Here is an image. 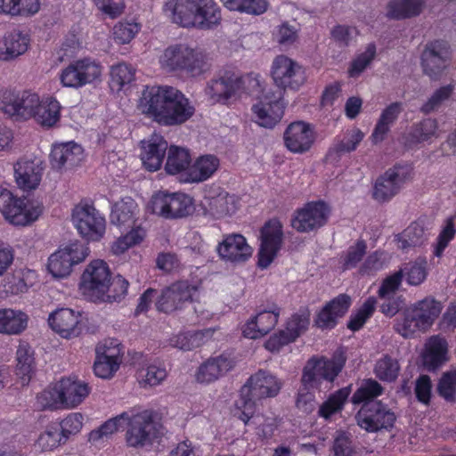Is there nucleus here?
Listing matches in <instances>:
<instances>
[{"instance_id":"nucleus-1","label":"nucleus","mask_w":456,"mask_h":456,"mask_svg":"<svg viewBox=\"0 0 456 456\" xmlns=\"http://www.w3.org/2000/svg\"><path fill=\"white\" fill-rule=\"evenodd\" d=\"M138 109L163 126L183 124L195 111L182 92L168 86H146L139 100Z\"/></svg>"},{"instance_id":"nucleus-2","label":"nucleus","mask_w":456,"mask_h":456,"mask_svg":"<svg viewBox=\"0 0 456 456\" xmlns=\"http://www.w3.org/2000/svg\"><path fill=\"white\" fill-rule=\"evenodd\" d=\"M383 392L381 385L373 379H368L353 395L354 404L362 403L355 419L360 428L370 433L389 430L396 420L395 412L381 401L374 400Z\"/></svg>"},{"instance_id":"nucleus-3","label":"nucleus","mask_w":456,"mask_h":456,"mask_svg":"<svg viewBox=\"0 0 456 456\" xmlns=\"http://www.w3.org/2000/svg\"><path fill=\"white\" fill-rule=\"evenodd\" d=\"M164 12L183 28L212 29L222 20L221 8L215 0H167Z\"/></svg>"},{"instance_id":"nucleus-4","label":"nucleus","mask_w":456,"mask_h":456,"mask_svg":"<svg viewBox=\"0 0 456 456\" xmlns=\"http://www.w3.org/2000/svg\"><path fill=\"white\" fill-rule=\"evenodd\" d=\"M281 379L268 370H259L251 375L240 388V395L236 402L241 411L240 419L248 424L256 409L257 403L263 399L275 397L282 387Z\"/></svg>"},{"instance_id":"nucleus-5","label":"nucleus","mask_w":456,"mask_h":456,"mask_svg":"<svg viewBox=\"0 0 456 456\" xmlns=\"http://www.w3.org/2000/svg\"><path fill=\"white\" fill-rule=\"evenodd\" d=\"M90 391L85 381L67 378L44 390L37 399L44 409L74 408L88 396Z\"/></svg>"},{"instance_id":"nucleus-6","label":"nucleus","mask_w":456,"mask_h":456,"mask_svg":"<svg viewBox=\"0 0 456 456\" xmlns=\"http://www.w3.org/2000/svg\"><path fill=\"white\" fill-rule=\"evenodd\" d=\"M159 62L169 71H184L191 77L206 73L211 66L206 54L186 45L168 46L161 55Z\"/></svg>"},{"instance_id":"nucleus-7","label":"nucleus","mask_w":456,"mask_h":456,"mask_svg":"<svg viewBox=\"0 0 456 456\" xmlns=\"http://www.w3.org/2000/svg\"><path fill=\"white\" fill-rule=\"evenodd\" d=\"M442 309L440 301L427 297L405 310L403 321L397 325L396 330L404 338L412 337L417 331L428 330L440 315Z\"/></svg>"},{"instance_id":"nucleus-8","label":"nucleus","mask_w":456,"mask_h":456,"mask_svg":"<svg viewBox=\"0 0 456 456\" xmlns=\"http://www.w3.org/2000/svg\"><path fill=\"white\" fill-rule=\"evenodd\" d=\"M346 359L335 355L332 359L311 358L303 369L301 383L304 390L321 389L322 384L332 383L342 370Z\"/></svg>"},{"instance_id":"nucleus-9","label":"nucleus","mask_w":456,"mask_h":456,"mask_svg":"<svg viewBox=\"0 0 456 456\" xmlns=\"http://www.w3.org/2000/svg\"><path fill=\"white\" fill-rule=\"evenodd\" d=\"M151 212L166 219H181L194 210L193 200L183 192L159 191L150 201Z\"/></svg>"},{"instance_id":"nucleus-10","label":"nucleus","mask_w":456,"mask_h":456,"mask_svg":"<svg viewBox=\"0 0 456 456\" xmlns=\"http://www.w3.org/2000/svg\"><path fill=\"white\" fill-rule=\"evenodd\" d=\"M284 107L280 89L265 88L252 106L255 121L265 128H273L281 119Z\"/></svg>"},{"instance_id":"nucleus-11","label":"nucleus","mask_w":456,"mask_h":456,"mask_svg":"<svg viewBox=\"0 0 456 456\" xmlns=\"http://www.w3.org/2000/svg\"><path fill=\"white\" fill-rule=\"evenodd\" d=\"M197 292V286L190 281H175L161 290L156 299V308L165 314L182 310L194 300Z\"/></svg>"},{"instance_id":"nucleus-12","label":"nucleus","mask_w":456,"mask_h":456,"mask_svg":"<svg viewBox=\"0 0 456 456\" xmlns=\"http://www.w3.org/2000/svg\"><path fill=\"white\" fill-rule=\"evenodd\" d=\"M0 211L11 224L25 226L42 214L41 205L28 208L25 199L16 198L6 189L0 191Z\"/></svg>"},{"instance_id":"nucleus-13","label":"nucleus","mask_w":456,"mask_h":456,"mask_svg":"<svg viewBox=\"0 0 456 456\" xmlns=\"http://www.w3.org/2000/svg\"><path fill=\"white\" fill-rule=\"evenodd\" d=\"M72 222L78 233L87 240H100L106 230L105 218L90 204H79L72 212Z\"/></svg>"},{"instance_id":"nucleus-14","label":"nucleus","mask_w":456,"mask_h":456,"mask_svg":"<svg viewBox=\"0 0 456 456\" xmlns=\"http://www.w3.org/2000/svg\"><path fill=\"white\" fill-rule=\"evenodd\" d=\"M110 281L111 273L107 263L94 260L82 274L80 290L90 300L98 302L103 297V292L108 290Z\"/></svg>"},{"instance_id":"nucleus-15","label":"nucleus","mask_w":456,"mask_h":456,"mask_svg":"<svg viewBox=\"0 0 456 456\" xmlns=\"http://www.w3.org/2000/svg\"><path fill=\"white\" fill-rule=\"evenodd\" d=\"M126 433V443L131 447H143L151 444L155 436V424L150 411H139L136 409L128 411Z\"/></svg>"},{"instance_id":"nucleus-16","label":"nucleus","mask_w":456,"mask_h":456,"mask_svg":"<svg viewBox=\"0 0 456 456\" xmlns=\"http://www.w3.org/2000/svg\"><path fill=\"white\" fill-rule=\"evenodd\" d=\"M330 214V208L324 201H311L294 212L291 226L302 233L315 232L327 224Z\"/></svg>"},{"instance_id":"nucleus-17","label":"nucleus","mask_w":456,"mask_h":456,"mask_svg":"<svg viewBox=\"0 0 456 456\" xmlns=\"http://www.w3.org/2000/svg\"><path fill=\"white\" fill-rule=\"evenodd\" d=\"M89 254L88 248L80 242L71 243L59 248L48 258L47 269L55 278H64L70 274L72 267L84 261Z\"/></svg>"},{"instance_id":"nucleus-18","label":"nucleus","mask_w":456,"mask_h":456,"mask_svg":"<svg viewBox=\"0 0 456 456\" xmlns=\"http://www.w3.org/2000/svg\"><path fill=\"white\" fill-rule=\"evenodd\" d=\"M37 101L35 93L6 89L0 94V111L16 119H28Z\"/></svg>"},{"instance_id":"nucleus-19","label":"nucleus","mask_w":456,"mask_h":456,"mask_svg":"<svg viewBox=\"0 0 456 456\" xmlns=\"http://www.w3.org/2000/svg\"><path fill=\"white\" fill-rule=\"evenodd\" d=\"M271 74L279 88L294 91L298 90L306 79L303 67L285 55H279L273 60Z\"/></svg>"},{"instance_id":"nucleus-20","label":"nucleus","mask_w":456,"mask_h":456,"mask_svg":"<svg viewBox=\"0 0 456 456\" xmlns=\"http://www.w3.org/2000/svg\"><path fill=\"white\" fill-rule=\"evenodd\" d=\"M449 58L450 47L446 41L435 40L428 43L421 54V65L424 73L431 80H439L448 65Z\"/></svg>"},{"instance_id":"nucleus-21","label":"nucleus","mask_w":456,"mask_h":456,"mask_svg":"<svg viewBox=\"0 0 456 456\" xmlns=\"http://www.w3.org/2000/svg\"><path fill=\"white\" fill-rule=\"evenodd\" d=\"M102 73V67L96 61L85 58L71 62L61 74L64 86L81 87L97 79Z\"/></svg>"},{"instance_id":"nucleus-22","label":"nucleus","mask_w":456,"mask_h":456,"mask_svg":"<svg viewBox=\"0 0 456 456\" xmlns=\"http://www.w3.org/2000/svg\"><path fill=\"white\" fill-rule=\"evenodd\" d=\"M260 238L258 265L265 269L271 265L281 247L283 232L281 222L277 219L268 221L261 229Z\"/></svg>"},{"instance_id":"nucleus-23","label":"nucleus","mask_w":456,"mask_h":456,"mask_svg":"<svg viewBox=\"0 0 456 456\" xmlns=\"http://www.w3.org/2000/svg\"><path fill=\"white\" fill-rule=\"evenodd\" d=\"M241 86V77L226 71L208 82L205 87V94L212 104H226L229 99L233 97Z\"/></svg>"},{"instance_id":"nucleus-24","label":"nucleus","mask_w":456,"mask_h":456,"mask_svg":"<svg viewBox=\"0 0 456 456\" xmlns=\"http://www.w3.org/2000/svg\"><path fill=\"white\" fill-rule=\"evenodd\" d=\"M409 176V169L403 166H395L379 177L374 185L373 197L378 201H387L402 189Z\"/></svg>"},{"instance_id":"nucleus-25","label":"nucleus","mask_w":456,"mask_h":456,"mask_svg":"<svg viewBox=\"0 0 456 456\" xmlns=\"http://www.w3.org/2000/svg\"><path fill=\"white\" fill-rule=\"evenodd\" d=\"M309 323L310 313L307 310H300L290 317L285 330L270 338L265 344L266 348L272 351L279 350L281 346L295 341L306 331Z\"/></svg>"},{"instance_id":"nucleus-26","label":"nucleus","mask_w":456,"mask_h":456,"mask_svg":"<svg viewBox=\"0 0 456 456\" xmlns=\"http://www.w3.org/2000/svg\"><path fill=\"white\" fill-rule=\"evenodd\" d=\"M284 142L291 152L304 153L312 147L314 132L312 126L304 121L293 122L284 132Z\"/></svg>"},{"instance_id":"nucleus-27","label":"nucleus","mask_w":456,"mask_h":456,"mask_svg":"<svg viewBox=\"0 0 456 456\" xmlns=\"http://www.w3.org/2000/svg\"><path fill=\"white\" fill-rule=\"evenodd\" d=\"M50 327L62 338L77 337L82 330L80 314L70 308H61L52 313L48 318Z\"/></svg>"},{"instance_id":"nucleus-28","label":"nucleus","mask_w":456,"mask_h":456,"mask_svg":"<svg viewBox=\"0 0 456 456\" xmlns=\"http://www.w3.org/2000/svg\"><path fill=\"white\" fill-rule=\"evenodd\" d=\"M82 159L83 149L74 142L54 144L50 154L52 167L59 171L72 168Z\"/></svg>"},{"instance_id":"nucleus-29","label":"nucleus","mask_w":456,"mask_h":456,"mask_svg":"<svg viewBox=\"0 0 456 456\" xmlns=\"http://www.w3.org/2000/svg\"><path fill=\"white\" fill-rule=\"evenodd\" d=\"M217 252L223 260L239 264L246 262L251 256L252 248L244 236L230 234L218 244Z\"/></svg>"},{"instance_id":"nucleus-30","label":"nucleus","mask_w":456,"mask_h":456,"mask_svg":"<svg viewBox=\"0 0 456 456\" xmlns=\"http://www.w3.org/2000/svg\"><path fill=\"white\" fill-rule=\"evenodd\" d=\"M350 305L351 297L346 294H339L319 312L314 320L315 324L321 329L334 328L338 319L345 315Z\"/></svg>"},{"instance_id":"nucleus-31","label":"nucleus","mask_w":456,"mask_h":456,"mask_svg":"<svg viewBox=\"0 0 456 456\" xmlns=\"http://www.w3.org/2000/svg\"><path fill=\"white\" fill-rule=\"evenodd\" d=\"M42 161L20 159L14 166V176L20 188L24 191L36 189L43 175Z\"/></svg>"},{"instance_id":"nucleus-32","label":"nucleus","mask_w":456,"mask_h":456,"mask_svg":"<svg viewBox=\"0 0 456 456\" xmlns=\"http://www.w3.org/2000/svg\"><path fill=\"white\" fill-rule=\"evenodd\" d=\"M141 159L142 165L149 171H157L162 166L166 151L168 148L167 142L159 134H153L148 141L142 142Z\"/></svg>"},{"instance_id":"nucleus-33","label":"nucleus","mask_w":456,"mask_h":456,"mask_svg":"<svg viewBox=\"0 0 456 456\" xmlns=\"http://www.w3.org/2000/svg\"><path fill=\"white\" fill-rule=\"evenodd\" d=\"M234 367V361L224 354L211 357L198 369L196 379L200 383H210L225 375Z\"/></svg>"},{"instance_id":"nucleus-34","label":"nucleus","mask_w":456,"mask_h":456,"mask_svg":"<svg viewBox=\"0 0 456 456\" xmlns=\"http://www.w3.org/2000/svg\"><path fill=\"white\" fill-rule=\"evenodd\" d=\"M279 311H263L248 322L243 329V335L256 339L269 333L276 325Z\"/></svg>"},{"instance_id":"nucleus-35","label":"nucleus","mask_w":456,"mask_h":456,"mask_svg":"<svg viewBox=\"0 0 456 456\" xmlns=\"http://www.w3.org/2000/svg\"><path fill=\"white\" fill-rule=\"evenodd\" d=\"M137 204L130 198L126 197L116 202L110 216V223L119 228H132L135 222Z\"/></svg>"},{"instance_id":"nucleus-36","label":"nucleus","mask_w":456,"mask_h":456,"mask_svg":"<svg viewBox=\"0 0 456 456\" xmlns=\"http://www.w3.org/2000/svg\"><path fill=\"white\" fill-rule=\"evenodd\" d=\"M28 316L19 309H0V333L20 335L28 327Z\"/></svg>"},{"instance_id":"nucleus-37","label":"nucleus","mask_w":456,"mask_h":456,"mask_svg":"<svg viewBox=\"0 0 456 456\" xmlns=\"http://www.w3.org/2000/svg\"><path fill=\"white\" fill-rule=\"evenodd\" d=\"M28 46V38L19 31L6 34L0 41V60L8 61L23 54Z\"/></svg>"},{"instance_id":"nucleus-38","label":"nucleus","mask_w":456,"mask_h":456,"mask_svg":"<svg viewBox=\"0 0 456 456\" xmlns=\"http://www.w3.org/2000/svg\"><path fill=\"white\" fill-rule=\"evenodd\" d=\"M425 0H390L387 4V17L405 20L418 16L422 12Z\"/></svg>"},{"instance_id":"nucleus-39","label":"nucleus","mask_w":456,"mask_h":456,"mask_svg":"<svg viewBox=\"0 0 456 456\" xmlns=\"http://www.w3.org/2000/svg\"><path fill=\"white\" fill-rule=\"evenodd\" d=\"M403 110V103L395 102L389 104L382 111L371 134V138L375 143L382 142L385 139L386 134L390 130V126L396 121Z\"/></svg>"},{"instance_id":"nucleus-40","label":"nucleus","mask_w":456,"mask_h":456,"mask_svg":"<svg viewBox=\"0 0 456 456\" xmlns=\"http://www.w3.org/2000/svg\"><path fill=\"white\" fill-rule=\"evenodd\" d=\"M219 167V159L214 155H203L190 167L186 181L200 183L211 177Z\"/></svg>"},{"instance_id":"nucleus-41","label":"nucleus","mask_w":456,"mask_h":456,"mask_svg":"<svg viewBox=\"0 0 456 456\" xmlns=\"http://www.w3.org/2000/svg\"><path fill=\"white\" fill-rule=\"evenodd\" d=\"M363 136V133L357 128L347 132L341 141L330 148L326 159L333 163L339 161L342 155L354 151L357 148Z\"/></svg>"},{"instance_id":"nucleus-42","label":"nucleus","mask_w":456,"mask_h":456,"mask_svg":"<svg viewBox=\"0 0 456 456\" xmlns=\"http://www.w3.org/2000/svg\"><path fill=\"white\" fill-rule=\"evenodd\" d=\"M37 102V104L33 107L31 118H34L42 126H53L60 118L59 102L52 98L40 102L38 95Z\"/></svg>"},{"instance_id":"nucleus-43","label":"nucleus","mask_w":456,"mask_h":456,"mask_svg":"<svg viewBox=\"0 0 456 456\" xmlns=\"http://www.w3.org/2000/svg\"><path fill=\"white\" fill-rule=\"evenodd\" d=\"M453 92L454 86L452 84L440 86L422 103L419 111L424 115H428L443 110L450 102Z\"/></svg>"},{"instance_id":"nucleus-44","label":"nucleus","mask_w":456,"mask_h":456,"mask_svg":"<svg viewBox=\"0 0 456 456\" xmlns=\"http://www.w3.org/2000/svg\"><path fill=\"white\" fill-rule=\"evenodd\" d=\"M438 123L436 118H424L414 124L407 136V142L410 145L429 142L438 136Z\"/></svg>"},{"instance_id":"nucleus-45","label":"nucleus","mask_w":456,"mask_h":456,"mask_svg":"<svg viewBox=\"0 0 456 456\" xmlns=\"http://www.w3.org/2000/svg\"><path fill=\"white\" fill-rule=\"evenodd\" d=\"M15 373L20 379L21 385H27L34 369L33 351L28 344H20L16 352Z\"/></svg>"},{"instance_id":"nucleus-46","label":"nucleus","mask_w":456,"mask_h":456,"mask_svg":"<svg viewBox=\"0 0 456 456\" xmlns=\"http://www.w3.org/2000/svg\"><path fill=\"white\" fill-rule=\"evenodd\" d=\"M428 240V232L424 226L419 223H411L398 237V248L408 250L411 248L420 247Z\"/></svg>"},{"instance_id":"nucleus-47","label":"nucleus","mask_w":456,"mask_h":456,"mask_svg":"<svg viewBox=\"0 0 456 456\" xmlns=\"http://www.w3.org/2000/svg\"><path fill=\"white\" fill-rule=\"evenodd\" d=\"M168 149L165 170L169 175H176L186 170L191 164L189 151L183 147L171 145Z\"/></svg>"},{"instance_id":"nucleus-48","label":"nucleus","mask_w":456,"mask_h":456,"mask_svg":"<svg viewBox=\"0 0 456 456\" xmlns=\"http://www.w3.org/2000/svg\"><path fill=\"white\" fill-rule=\"evenodd\" d=\"M230 11L250 15H260L268 8L267 0H220Z\"/></svg>"},{"instance_id":"nucleus-49","label":"nucleus","mask_w":456,"mask_h":456,"mask_svg":"<svg viewBox=\"0 0 456 456\" xmlns=\"http://www.w3.org/2000/svg\"><path fill=\"white\" fill-rule=\"evenodd\" d=\"M39 10L38 0H0V12L11 15H29Z\"/></svg>"},{"instance_id":"nucleus-50","label":"nucleus","mask_w":456,"mask_h":456,"mask_svg":"<svg viewBox=\"0 0 456 456\" xmlns=\"http://www.w3.org/2000/svg\"><path fill=\"white\" fill-rule=\"evenodd\" d=\"M445 340L438 338H432L430 339L429 346L423 356L424 364L429 370H434L445 361Z\"/></svg>"},{"instance_id":"nucleus-51","label":"nucleus","mask_w":456,"mask_h":456,"mask_svg":"<svg viewBox=\"0 0 456 456\" xmlns=\"http://www.w3.org/2000/svg\"><path fill=\"white\" fill-rule=\"evenodd\" d=\"M349 387H343L331 394L319 408V415L329 419L332 414L342 410L343 405L350 395Z\"/></svg>"},{"instance_id":"nucleus-52","label":"nucleus","mask_w":456,"mask_h":456,"mask_svg":"<svg viewBox=\"0 0 456 456\" xmlns=\"http://www.w3.org/2000/svg\"><path fill=\"white\" fill-rule=\"evenodd\" d=\"M376 304V298L370 297L356 311V313L351 314L347 322V328L353 331L359 330L364 325L366 321L373 314Z\"/></svg>"},{"instance_id":"nucleus-53","label":"nucleus","mask_w":456,"mask_h":456,"mask_svg":"<svg viewBox=\"0 0 456 456\" xmlns=\"http://www.w3.org/2000/svg\"><path fill=\"white\" fill-rule=\"evenodd\" d=\"M128 281L121 275H117L110 281V287L106 292H103L99 302H119L127 293Z\"/></svg>"},{"instance_id":"nucleus-54","label":"nucleus","mask_w":456,"mask_h":456,"mask_svg":"<svg viewBox=\"0 0 456 456\" xmlns=\"http://www.w3.org/2000/svg\"><path fill=\"white\" fill-rule=\"evenodd\" d=\"M145 236V231L141 227L132 229L126 235L118 238L112 245L111 250L115 255H120L130 247L139 244Z\"/></svg>"},{"instance_id":"nucleus-55","label":"nucleus","mask_w":456,"mask_h":456,"mask_svg":"<svg viewBox=\"0 0 456 456\" xmlns=\"http://www.w3.org/2000/svg\"><path fill=\"white\" fill-rule=\"evenodd\" d=\"M208 205L213 214L218 216L231 215L235 211L234 198L225 191L211 198Z\"/></svg>"},{"instance_id":"nucleus-56","label":"nucleus","mask_w":456,"mask_h":456,"mask_svg":"<svg viewBox=\"0 0 456 456\" xmlns=\"http://www.w3.org/2000/svg\"><path fill=\"white\" fill-rule=\"evenodd\" d=\"M437 392L447 402L456 399V370L444 372L437 384Z\"/></svg>"},{"instance_id":"nucleus-57","label":"nucleus","mask_w":456,"mask_h":456,"mask_svg":"<svg viewBox=\"0 0 456 456\" xmlns=\"http://www.w3.org/2000/svg\"><path fill=\"white\" fill-rule=\"evenodd\" d=\"M398 372V362L387 355L379 359L376 363L375 373L381 380L394 381L397 378Z\"/></svg>"},{"instance_id":"nucleus-58","label":"nucleus","mask_w":456,"mask_h":456,"mask_svg":"<svg viewBox=\"0 0 456 456\" xmlns=\"http://www.w3.org/2000/svg\"><path fill=\"white\" fill-rule=\"evenodd\" d=\"M134 69L126 63H119L111 67V82L119 88L131 83L134 78Z\"/></svg>"},{"instance_id":"nucleus-59","label":"nucleus","mask_w":456,"mask_h":456,"mask_svg":"<svg viewBox=\"0 0 456 456\" xmlns=\"http://www.w3.org/2000/svg\"><path fill=\"white\" fill-rule=\"evenodd\" d=\"M65 442L58 427L48 428L45 432L40 435L37 440L38 446L45 451H51Z\"/></svg>"},{"instance_id":"nucleus-60","label":"nucleus","mask_w":456,"mask_h":456,"mask_svg":"<svg viewBox=\"0 0 456 456\" xmlns=\"http://www.w3.org/2000/svg\"><path fill=\"white\" fill-rule=\"evenodd\" d=\"M84 417L79 412H74L69 414L60 423V432L66 441L69 436L75 435L80 431L83 426Z\"/></svg>"},{"instance_id":"nucleus-61","label":"nucleus","mask_w":456,"mask_h":456,"mask_svg":"<svg viewBox=\"0 0 456 456\" xmlns=\"http://www.w3.org/2000/svg\"><path fill=\"white\" fill-rule=\"evenodd\" d=\"M334 456H354L355 453L351 436L346 432H338L332 446Z\"/></svg>"},{"instance_id":"nucleus-62","label":"nucleus","mask_w":456,"mask_h":456,"mask_svg":"<svg viewBox=\"0 0 456 456\" xmlns=\"http://www.w3.org/2000/svg\"><path fill=\"white\" fill-rule=\"evenodd\" d=\"M119 365L120 361H110L96 354L94 363V371L99 378L110 379L118 370Z\"/></svg>"},{"instance_id":"nucleus-63","label":"nucleus","mask_w":456,"mask_h":456,"mask_svg":"<svg viewBox=\"0 0 456 456\" xmlns=\"http://www.w3.org/2000/svg\"><path fill=\"white\" fill-rule=\"evenodd\" d=\"M376 54V47L370 44L364 53H361L351 64L349 74L351 77L359 76L371 62Z\"/></svg>"},{"instance_id":"nucleus-64","label":"nucleus","mask_w":456,"mask_h":456,"mask_svg":"<svg viewBox=\"0 0 456 456\" xmlns=\"http://www.w3.org/2000/svg\"><path fill=\"white\" fill-rule=\"evenodd\" d=\"M139 31L136 23L119 22L113 28L114 39L119 44L129 43Z\"/></svg>"}]
</instances>
